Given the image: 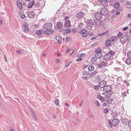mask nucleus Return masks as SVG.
<instances>
[{
	"label": "nucleus",
	"instance_id": "4d7b16f0",
	"mask_svg": "<svg viewBox=\"0 0 131 131\" xmlns=\"http://www.w3.org/2000/svg\"><path fill=\"white\" fill-rule=\"evenodd\" d=\"M70 40V38L69 37H67L65 41L66 42Z\"/></svg>",
	"mask_w": 131,
	"mask_h": 131
},
{
	"label": "nucleus",
	"instance_id": "ea45409f",
	"mask_svg": "<svg viewBox=\"0 0 131 131\" xmlns=\"http://www.w3.org/2000/svg\"><path fill=\"white\" fill-rule=\"evenodd\" d=\"M97 97L98 98L100 99L102 101H104L105 100L104 98L102 96L100 95H99L97 96Z\"/></svg>",
	"mask_w": 131,
	"mask_h": 131
},
{
	"label": "nucleus",
	"instance_id": "e2e57ef3",
	"mask_svg": "<svg viewBox=\"0 0 131 131\" xmlns=\"http://www.w3.org/2000/svg\"><path fill=\"white\" fill-rule=\"evenodd\" d=\"M76 31V30H75V29H72L71 30V32H75Z\"/></svg>",
	"mask_w": 131,
	"mask_h": 131
},
{
	"label": "nucleus",
	"instance_id": "052dcab7",
	"mask_svg": "<svg viewBox=\"0 0 131 131\" xmlns=\"http://www.w3.org/2000/svg\"><path fill=\"white\" fill-rule=\"evenodd\" d=\"M82 59V58H78V59H77L76 61L77 62H78V61H81Z\"/></svg>",
	"mask_w": 131,
	"mask_h": 131
},
{
	"label": "nucleus",
	"instance_id": "338daca9",
	"mask_svg": "<svg viewBox=\"0 0 131 131\" xmlns=\"http://www.w3.org/2000/svg\"><path fill=\"white\" fill-rule=\"evenodd\" d=\"M97 37H98L97 36L94 37H93V38H91V40H93L94 39H96V38H97Z\"/></svg>",
	"mask_w": 131,
	"mask_h": 131
},
{
	"label": "nucleus",
	"instance_id": "c03bdc74",
	"mask_svg": "<svg viewBox=\"0 0 131 131\" xmlns=\"http://www.w3.org/2000/svg\"><path fill=\"white\" fill-rule=\"evenodd\" d=\"M83 74L84 75H87L89 74V73L88 71H86V70H85L83 72Z\"/></svg>",
	"mask_w": 131,
	"mask_h": 131
},
{
	"label": "nucleus",
	"instance_id": "774afa93",
	"mask_svg": "<svg viewBox=\"0 0 131 131\" xmlns=\"http://www.w3.org/2000/svg\"><path fill=\"white\" fill-rule=\"evenodd\" d=\"M28 26V25L26 24H24L23 25V27H27Z\"/></svg>",
	"mask_w": 131,
	"mask_h": 131
},
{
	"label": "nucleus",
	"instance_id": "39448f33",
	"mask_svg": "<svg viewBox=\"0 0 131 131\" xmlns=\"http://www.w3.org/2000/svg\"><path fill=\"white\" fill-rule=\"evenodd\" d=\"M87 30L85 29H82L81 30L79 31V33L82 34L81 36L84 37H86L87 36V34L86 32Z\"/></svg>",
	"mask_w": 131,
	"mask_h": 131
},
{
	"label": "nucleus",
	"instance_id": "69168bd1",
	"mask_svg": "<svg viewBox=\"0 0 131 131\" xmlns=\"http://www.w3.org/2000/svg\"><path fill=\"white\" fill-rule=\"evenodd\" d=\"M107 105V104L106 103H104L103 104V106L104 107H106Z\"/></svg>",
	"mask_w": 131,
	"mask_h": 131
},
{
	"label": "nucleus",
	"instance_id": "72a5a7b5",
	"mask_svg": "<svg viewBox=\"0 0 131 131\" xmlns=\"http://www.w3.org/2000/svg\"><path fill=\"white\" fill-rule=\"evenodd\" d=\"M34 2L32 1L30 3L28 4V7L29 8H30L32 7V6L34 5Z\"/></svg>",
	"mask_w": 131,
	"mask_h": 131
},
{
	"label": "nucleus",
	"instance_id": "4c0bfd02",
	"mask_svg": "<svg viewBox=\"0 0 131 131\" xmlns=\"http://www.w3.org/2000/svg\"><path fill=\"white\" fill-rule=\"evenodd\" d=\"M108 31H106V32H105L104 33H102L100 34H99L97 36L98 37H102L103 36H104L105 34H106L107 32Z\"/></svg>",
	"mask_w": 131,
	"mask_h": 131
},
{
	"label": "nucleus",
	"instance_id": "c9c22d12",
	"mask_svg": "<svg viewBox=\"0 0 131 131\" xmlns=\"http://www.w3.org/2000/svg\"><path fill=\"white\" fill-rule=\"evenodd\" d=\"M95 53L101 52V49L100 48H97L95 49Z\"/></svg>",
	"mask_w": 131,
	"mask_h": 131
},
{
	"label": "nucleus",
	"instance_id": "680f3d73",
	"mask_svg": "<svg viewBox=\"0 0 131 131\" xmlns=\"http://www.w3.org/2000/svg\"><path fill=\"white\" fill-rule=\"evenodd\" d=\"M69 17L68 16H66L65 18V21L67 20H68L69 19Z\"/></svg>",
	"mask_w": 131,
	"mask_h": 131
},
{
	"label": "nucleus",
	"instance_id": "49530a36",
	"mask_svg": "<svg viewBox=\"0 0 131 131\" xmlns=\"http://www.w3.org/2000/svg\"><path fill=\"white\" fill-rule=\"evenodd\" d=\"M118 63L119 65L121 66V67L123 68V69H125L124 68L125 67V66L124 65L122 64H121V62H119Z\"/></svg>",
	"mask_w": 131,
	"mask_h": 131
},
{
	"label": "nucleus",
	"instance_id": "4be33fe9",
	"mask_svg": "<svg viewBox=\"0 0 131 131\" xmlns=\"http://www.w3.org/2000/svg\"><path fill=\"white\" fill-rule=\"evenodd\" d=\"M100 20V19H99V20H96L94 21L95 24L96 26H99L101 24V21Z\"/></svg>",
	"mask_w": 131,
	"mask_h": 131
},
{
	"label": "nucleus",
	"instance_id": "bf43d9fd",
	"mask_svg": "<svg viewBox=\"0 0 131 131\" xmlns=\"http://www.w3.org/2000/svg\"><path fill=\"white\" fill-rule=\"evenodd\" d=\"M20 17L21 19H23L25 17V16L24 14H22L21 15Z\"/></svg>",
	"mask_w": 131,
	"mask_h": 131
},
{
	"label": "nucleus",
	"instance_id": "6ab92c4d",
	"mask_svg": "<svg viewBox=\"0 0 131 131\" xmlns=\"http://www.w3.org/2000/svg\"><path fill=\"white\" fill-rule=\"evenodd\" d=\"M95 56L99 59H101L103 57L102 55L101 54V53H95Z\"/></svg>",
	"mask_w": 131,
	"mask_h": 131
},
{
	"label": "nucleus",
	"instance_id": "bb28decb",
	"mask_svg": "<svg viewBox=\"0 0 131 131\" xmlns=\"http://www.w3.org/2000/svg\"><path fill=\"white\" fill-rule=\"evenodd\" d=\"M63 24L62 23L60 22L57 23V27L58 29H60L62 27Z\"/></svg>",
	"mask_w": 131,
	"mask_h": 131
},
{
	"label": "nucleus",
	"instance_id": "6e6d98bb",
	"mask_svg": "<svg viewBox=\"0 0 131 131\" xmlns=\"http://www.w3.org/2000/svg\"><path fill=\"white\" fill-rule=\"evenodd\" d=\"M88 35L90 36H92L93 35V32H89L88 33Z\"/></svg>",
	"mask_w": 131,
	"mask_h": 131
},
{
	"label": "nucleus",
	"instance_id": "412c9836",
	"mask_svg": "<svg viewBox=\"0 0 131 131\" xmlns=\"http://www.w3.org/2000/svg\"><path fill=\"white\" fill-rule=\"evenodd\" d=\"M95 81L96 83H97L100 81L101 80V77L99 76H96L94 77Z\"/></svg>",
	"mask_w": 131,
	"mask_h": 131
},
{
	"label": "nucleus",
	"instance_id": "c85d7f7f",
	"mask_svg": "<svg viewBox=\"0 0 131 131\" xmlns=\"http://www.w3.org/2000/svg\"><path fill=\"white\" fill-rule=\"evenodd\" d=\"M111 43V40H107L106 41L105 45L106 46L108 47L110 46Z\"/></svg>",
	"mask_w": 131,
	"mask_h": 131
},
{
	"label": "nucleus",
	"instance_id": "0eeeda50",
	"mask_svg": "<svg viewBox=\"0 0 131 131\" xmlns=\"http://www.w3.org/2000/svg\"><path fill=\"white\" fill-rule=\"evenodd\" d=\"M106 81L103 80L102 81H100L99 83V85L101 88H103L104 89V87L106 86Z\"/></svg>",
	"mask_w": 131,
	"mask_h": 131
},
{
	"label": "nucleus",
	"instance_id": "a878e982",
	"mask_svg": "<svg viewBox=\"0 0 131 131\" xmlns=\"http://www.w3.org/2000/svg\"><path fill=\"white\" fill-rule=\"evenodd\" d=\"M125 63L128 65H129L131 63V59L129 58H128L126 59Z\"/></svg>",
	"mask_w": 131,
	"mask_h": 131
},
{
	"label": "nucleus",
	"instance_id": "7ed1b4c3",
	"mask_svg": "<svg viewBox=\"0 0 131 131\" xmlns=\"http://www.w3.org/2000/svg\"><path fill=\"white\" fill-rule=\"evenodd\" d=\"M94 20V19H88L86 21L87 25V27L89 29H90L92 28L94 25L93 21Z\"/></svg>",
	"mask_w": 131,
	"mask_h": 131
},
{
	"label": "nucleus",
	"instance_id": "f8f14e48",
	"mask_svg": "<svg viewBox=\"0 0 131 131\" xmlns=\"http://www.w3.org/2000/svg\"><path fill=\"white\" fill-rule=\"evenodd\" d=\"M105 92V95L106 97H109L111 96L113 93V92L111 90Z\"/></svg>",
	"mask_w": 131,
	"mask_h": 131
},
{
	"label": "nucleus",
	"instance_id": "c756f323",
	"mask_svg": "<svg viewBox=\"0 0 131 131\" xmlns=\"http://www.w3.org/2000/svg\"><path fill=\"white\" fill-rule=\"evenodd\" d=\"M40 4L39 3H36L35 5V7L36 10H39L38 8L40 6Z\"/></svg>",
	"mask_w": 131,
	"mask_h": 131
},
{
	"label": "nucleus",
	"instance_id": "20e7f679",
	"mask_svg": "<svg viewBox=\"0 0 131 131\" xmlns=\"http://www.w3.org/2000/svg\"><path fill=\"white\" fill-rule=\"evenodd\" d=\"M52 26V24L50 23H46L43 26V28L45 30H48L50 29Z\"/></svg>",
	"mask_w": 131,
	"mask_h": 131
},
{
	"label": "nucleus",
	"instance_id": "aec40b11",
	"mask_svg": "<svg viewBox=\"0 0 131 131\" xmlns=\"http://www.w3.org/2000/svg\"><path fill=\"white\" fill-rule=\"evenodd\" d=\"M98 73V72L97 70H95L91 72L89 75L90 77H92L94 76Z\"/></svg>",
	"mask_w": 131,
	"mask_h": 131
},
{
	"label": "nucleus",
	"instance_id": "9d476101",
	"mask_svg": "<svg viewBox=\"0 0 131 131\" xmlns=\"http://www.w3.org/2000/svg\"><path fill=\"white\" fill-rule=\"evenodd\" d=\"M128 39V36H123L120 39V41L122 43H125L127 41Z\"/></svg>",
	"mask_w": 131,
	"mask_h": 131
},
{
	"label": "nucleus",
	"instance_id": "f257e3e1",
	"mask_svg": "<svg viewBox=\"0 0 131 131\" xmlns=\"http://www.w3.org/2000/svg\"><path fill=\"white\" fill-rule=\"evenodd\" d=\"M115 54L114 51L110 50L108 53H106L103 56V59L105 60H108L110 59L112 56Z\"/></svg>",
	"mask_w": 131,
	"mask_h": 131
},
{
	"label": "nucleus",
	"instance_id": "2f4dec72",
	"mask_svg": "<svg viewBox=\"0 0 131 131\" xmlns=\"http://www.w3.org/2000/svg\"><path fill=\"white\" fill-rule=\"evenodd\" d=\"M120 6V4L118 2H116L114 4V7L115 8H117Z\"/></svg>",
	"mask_w": 131,
	"mask_h": 131
},
{
	"label": "nucleus",
	"instance_id": "cd10ccee",
	"mask_svg": "<svg viewBox=\"0 0 131 131\" xmlns=\"http://www.w3.org/2000/svg\"><path fill=\"white\" fill-rule=\"evenodd\" d=\"M106 102L108 104H111L113 101V100L110 98L107 99L106 100Z\"/></svg>",
	"mask_w": 131,
	"mask_h": 131
},
{
	"label": "nucleus",
	"instance_id": "79ce46f5",
	"mask_svg": "<svg viewBox=\"0 0 131 131\" xmlns=\"http://www.w3.org/2000/svg\"><path fill=\"white\" fill-rule=\"evenodd\" d=\"M84 24L83 23H79L78 26L79 28H82Z\"/></svg>",
	"mask_w": 131,
	"mask_h": 131
},
{
	"label": "nucleus",
	"instance_id": "3c124183",
	"mask_svg": "<svg viewBox=\"0 0 131 131\" xmlns=\"http://www.w3.org/2000/svg\"><path fill=\"white\" fill-rule=\"evenodd\" d=\"M121 86V85L120 83H118L117 84H116L115 85V87H120Z\"/></svg>",
	"mask_w": 131,
	"mask_h": 131
},
{
	"label": "nucleus",
	"instance_id": "5fc2aeb1",
	"mask_svg": "<svg viewBox=\"0 0 131 131\" xmlns=\"http://www.w3.org/2000/svg\"><path fill=\"white\" fill-rule=\"evenodd\" d=\"M108 110L107 109L105 108L103 112H104L105 113H107L108 112Z\"/></svg>",
	"mask_w": 131,
	"mask_h": 131
},
{
	"label": "nucleus",
	"instance_id": "4468645a",
	"mask_svg": "<svg viewBox=\"0 0 131 131\" xmlns=\"http://www.w3.org/2000/svg\"><path fill=\"white\" fill-rule=\"evenodd\" d=\"M97 59L95 56L92 57L90 58V61L91 62L95 63L97 61Z\"/></svg>",
	"mask_w": 131,
	"mask_h": 131
},
{
	"label": "nucleus",
	"instance_id": "a18cd8bd",
	"mask_svg": "<svg viewBox=\"0 0 131 131\" xmlns=\"http://www.w3.org/2000/svg\"><path fill=\"white\" fill-rule=\"evenodd\" d=\"M128 126L129 128L131 129V119L128 122Z\"/></svg>",
	"mask_w": 131,
	"mask_h": 131
},
{
	"label": "nucleus",
	"instance_id": "8fccbe9b",
	"mask_svg": "<svg viewBox=\"0 0 131 131\" xmlns=\"http://www.w3.org/2000/svg\"><path fill=\"white\" fill-rule=\"evenodd\" d=\"M95 104L97 105L98 106H100V105L98 101H96L95 102Z\"/></svg>",
	"mask_w": 131,
	"mask_h": 131
},
{
	"label": "nucleus",
	"instance_id": "e433bc0d",
	"mask_svg": "<svg viewBox=\"0 0 131 131\" xmlns=\"http://www.w3.org/2000/svg\"><path fill=\"white\" fill-rule=\"evenodd\" d=\"M88 69L89 71H92L94 70V68L93 66H91L89 67Z\"/></svg>",
	"mask_w": 131,
	"mask_h": 131
},
{
	"label": "nucleus",
	"instance_id": "f03ea898",
	"mask_svg": "<svg viewBox=\"0 0 131 131\" xmlns=\"http://www.w3.org/2000/svg\"><path fill=\"white\" fill-rule=\"evenodd\" d=\"M108 124L110 128H112V127H116L119 124V121L117 119H113L111 122L110 120H108Z\"/></svg>",
	"mask_w": 131,
	"mask_h": 131
},
{
	"label": "nucleus",
	"instance_id": "de8ad7c7",
	"mask_svg": "<svg viewBox=\"0 0 131 131\" xmlns=\"http://www.w3.org/2000/svg\"><path fill=\"white\" fill-rule=\"evenodd\" d=\"M117 38L116 36H113L112 37L111 39V41H113L115 40Z\"/></svg>",
	"mask_w": 131,
	"mask_h": 131
},
{
	"label": "nucleus",
	"instance_id": "ddd939ff",
	"mask_svg": "<svg viewBox=\"0 0 131 131\" xmlns=\"http://www.w3.org/2000/svg\"><path fill=\"white\" fill-rule=\"evenodd\" d=\"M35 15L33 11H31L28 13L27 16L30 18H34L35 16Z\"/></svg>",
	"mask_w": 131,
	"mask_h": 131
},
{
	"label": "nucleus",
	"instance_id": "a211bd4d",
	"mask_svg": "<svg viewBox=\"0 0 131 131\" xmlns=\"http://www.w3.org/2000/svg\"><path fill=\"white\" fill-rule=\"evenodd\" d=\"M17 4L18 7L20 9H22V5L20 1H17Z\"/></svg>",
	"mask_w": 131,
	"mask_h": 131
},
{
	"label": "nucleus",
	"instance_id": "a19ab883",
	"mask_svg": "<svg viewBox=\"0 0 131 131\" xmlns=\"http://www.w3.org/2000/svg\"><path fill=\"white\" fill-rule=\"evenodd\" d=\"M59 101L58 99H56L55 101V103L56 105L57 106H59Z\"/></svg>",
	"mask_w": 131,
	"mask_h": 131
},
{
	"label": "nucleus",
	"instance_id": "423d86ee",
	"mask_svg": "<svg viewBox=\"0 0 131 131\" xmlns=\"http://www.w3.org/2000/svg\"><path fill=\"white\" fill-rule=\"evenodd\" d=\"M94 17L96 20L100 19L102 17V15L99 12L96 13L94 15Z\"/></svg>",
	"mask_w": 131,
	"mask_h": 131
},
{
	"label": "nucleus",
	"instance_id": "6e6552de",
	"mask_svg": "<svg viewBox=\"0 0 131 131\" xmlns=\"http://www.w3.org/2000/svg\"><path fill=\"white\" fill-rule=\"evenodd\" d=\"M107 8L105 7H104L101 9L100 13L102 14V15H105L107 13Z\"/></svg>",
	"mask_w": 131,
	"mask_h": 131
},
{
	"label": "nucleus",
	"instance_id": "603ef678",
	"mask_svg": "<svg viewBox=\"0 0 131 131\" xmlns=\"http://www.w3.org/2000/svg\"><path fill=\"white\" fill-rule=\"evenodd\" d=\"M99 88H100L99 86L98 85H95L94 86V89L95 90H97L99 89Z\"/></svg>",
	"mask_w": 131,
	"mask_h": 131
},
{
	"label": "nucleus",
	"instance_id": "7c9ffc66",
	"mask_svg": "<svg viewBox=\"0 0 131 131\" xmlns=\"http://www.w3.org/2000/svg\"><path fill=\"white\" fill-rule=\"evenodd\" d=\"M114 69L115 70H116L117 71H119L120 70H121L125 72V70L124 69H122L119 68H114Z\"/></svg>",
	"mask_w": 131,
	"mask_h": 131
},
{
	"label": "nucleus",
	"instance_id": "864d4df0",
	"mask_svg": "<svg viewBox=\"0 0 131 131\" xmlns=\"http://www.w3.org/2000/svg\"><path fill=\"white\" fill-rule=\"evenodd\" d=\"M123 34L122 33L121 31H119V32L118 34L117 35V36L118 37H120Z\"/></svg>",
	"mask_w": 131,
	"mask_h": 131
},
{
	"label": "nucleus",
	"instance_id": "09e8293b",
	"mask_svg": "<svg viewBox=\"0 0 131 131\" xmlns=\"http://www.w3.org/2000/svg\"><path fill=\"white\" fill-rule=\"evenodd\" d=\"M29 31V29L27 28L26 27L24 29V31L26 32H27Z\"/></svg>",
	"mask_w": 131,
	"mask_h": 131
},
{
	"label": "nucleus",
	"instance_id": "2eb2a0df",
	"mask_svg": "<svg viewBox=\"0 0 131 131\" xmlns=\"http://www.w3.org/2000/svg\"><path fill=\"white\" fill-rule=\"evenodd\" d=\"M108 2L106 0H102L101 2V5L103 6H106L108 5Z\"/></svg>",
	"mask_w": 131,
	"mask_h": 131
},
{
	"label": "nucleus",
	"instance_id": "473e14b6",
	"mask_svg": "<svg viewBox=\"0 0 131 131\" xmlns=\"http://www.w3.org/2000/svg\"><path fill=\"white\" fill-rule=\"evenodd\" d=\"M127 7L128 8H131V3L127 1L126 3Z\"/></svg>",
	"mask_w": 131,
	"mask_h": 131
},
{
	"label": "nucleus",
	"instance_id": "f3484780",
	"mask_svg": "<svg viewBox=\"0 0 131 131\" xmlns=\"http://www.w3.org/2000/svg\"><path fill=\"white\" fill-rule=\"evenodd\" d=\"M56 40L58 41L57 42L58 43H60L62 41V38L60 36H56L55 38Z\"/></svg>",
	"mask_w": 131,
	"mask_h": 131
},
{
	"label": "nucleus",
	"instance_id": "9b49d317",
	"mask_svg": "<svg viewBox=\"0 0 131 131\" xmlns=\"http://www.w3.org/2000/svg\"><path fill=\"white\" fill-rule=\"evenodd\" d=\"M112 87L110 85H107L105 86L104 88L103 89V90L104 91H109L111 90Z\"/></svg>",
	"mask_w": 131,
	"mask_h": 131
},
{
	"label": "nucleus",
	"instance_id": "0e129e2a",
	"mask_svg": "<svg viewBox=\"0 0 131 131\" xmlns=\"http://www.w3.org/2000/svg\"><path fill=\"white\" fill-rule=\"evenodd\" d=\"M128 28L127 27H125L123 28V30L124 31L128 29Z\"/></svg>",
	"mask_w": 131,
	"mask_h": 131
},
{
	"label": "nucleus",
	"instance_id": "393cba45",
	"mask_svg": "<svg viewBox=\"0 0 131 131\" xmlns=\"http://www.w3.org/2000/svg\"><path fill=\"white\" fill-rule=\"evenodd\" d=\"M70 22L69 20H67V21L65 23V26L67 27H69L70 26Z\"/></svg>",
	"mask_w": 131,
	"mask_h": 131
},
{
	"label": "nucleus",
	"instance_id": "f704fd0d",
	"mask_svg": "<svg viewBox=\"0 0 131 131\" xmlns=\"http://www.w3.org/2000/svg\"><path fill=\"white\" fill-rule=\"evenodd\" d=\"M44 30H38L36 32V33L38 35H40L41 34L43 33H44Z\"/></svg>",
	"mask_w": 131,
	"mask_h": 131
},
{
	"label": "nucleus",
	"instance_id": "1a4fd4ad",
	"mask_svg": "<svg viewBox=\"0 0 131 131\" xmlns=\"http://www.w3.org/2000/svg\"><path fill=\"white\" fill-rule=\"evenodd\" d=\"M84 15V13L81 11L77 13L76 14V16L77 18L80 19L82 18Z\"/></svg>",
	"mask_w": 131,
	"mask_h": 131
},
{
	"label": "nucleus",
	"instance_id": "37998d69",
	"mask_svg": "<svg viewBox=\"0 0 131 131\" xmlns=\"http://www.w3.org/2000/svg\"><path fill=\"white\" fill-rule=\"evenodd\" d=\"M122 96L123 97H125L127 95L126 92L124 91L122 92Z\"/></svg>",
	"mask_w": 131,
	"mask_h": 131
},
{
	"label": "nucleus",
	"instance_id": "dca6fc26",
	"mask_svg": "<svg viewBox=\"0 0 131 131\" xmlns=\"http://www.w3.org/2000/svg\"><path fill=\"white\" fill-rule=\"evenodd\" d=\"M106 65V63L104 61H102L100 62L99 64H97L98 66L99 67H101L103 66H104Z\"/></svg>",
	"mask_w": 131,
	"mask_h": 131
},
{
	"label": "nucleus",
	"instance_id": "b1692460",
	"mask_svg": "<svg viewBox=\"0 0 131 131\" xmlns=\"http://www.w3.org/2000/svg\"><path fill=\"white\" fill-rule=\"evenodd\" d=\"M31 113L32 116L33 117V118L35 120H37V118L36 116V115L34 113V112L33 111H31Z\"/></svg>",
	"mask_w": 131,
	"mask_h": 131
},
{
	"label": "nucleus",
	"instance_id": "5701e85b",
	"mask_svg": "<svg viewBox=\"0 0 131 131\" xmlns=\"http://www.w3.org/2000/svg\"><path fill=\"white\" fill-rule=\"evenodd\" d=\"M46 31H44V32H45L47 35H50L52 34L53 32V31L52 30H47Z\"/></svg>",
	"mask_w": 131,
	"mask_h": 131
},
{
	"label": "nucleus",
	"instance_id": "13d9d810",
	"mask_svg": "<svg viewBox=\"0 0 131 131\" xmlns=\"http://www.w3.org/2000/svg\"><path fill=\"white\" fill-rule=\"evenodd\" d=\"M127 56L130 57H131V51L128 52L127 54Z\"/></svg>",
	"mask_w": 131,
	"mask_h": 131
},
{
	"label": "nucleus",
	"instance_id": "58836bf2",
	"mask_svg": "<svg viewBox=\"0 0 131 131\" xmlns=\"http://www.w3.org/2000/svg\"><path fill=\"white\" fill-rule=\"evenodd\" d=\"M71 30L69 29H67L64 30V33L66 34H67L71 32Z\"/></svg>",
	"mask_w": 131,
	"mask_h": 131
}]
</instances>
